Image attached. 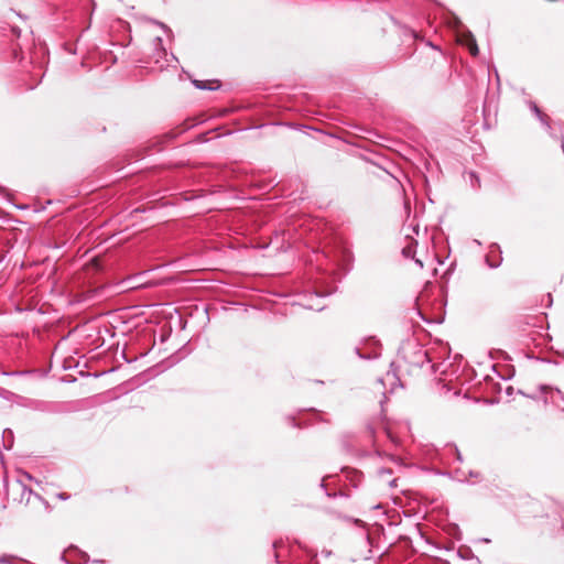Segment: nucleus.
<instances>
[{
  "label": "nucleus",
  "instance_id": "14",
  "mask_svg": "<svg viewBox=\"0 0 564 564\" xmlns=\"http://www.w3.org/2000/svg\"><path fill=\"white\" fill-rule=\"evenodd\" d=\"M441 564H449V563L445 561V562H442Z\"/></svg>",
  "mask_w": 564,
  "mask_h": 564
},
{
  "label": "nucleus",
  "instance_id": "7",
  "mask_svg": "<svg viewBox=\"0 0 564 564\" xmlns=\"http://www.w3.org/2000/svg\"><path fill=\"white\" fill-rule=\"evenodd\" d=\"M193 84L195 85V87L199 88V89H217L219 87V85L215 86V87H212V86H208L206 82L204 80H193Z\"/></svg>",
  "mask_w": 564,
  "mask_h": 564
},
{
  "label": "nucleus",
  "instance_id": "6",
  "mask_svg": "<svg viewBox=\"0 0 564 564\" xmlns=\"http://www.w3.org/2000/svg\"><path fill=\"white\" fill-rule=\"evenodd\" d=\"M531 110L534 112V115L540 119L542 123L550 128L547 117L540 110V108L535 104H531Z\"/></svg>",
  "mask_w": 564,
  "mask_h": 564
},
{
  "label": "nucleus",
  "instance_id": "13",
  "mask_svg": "<svg viewBox=\"0 0 564 564\" xmlns=\"http://www.w3.org/2000/svg\"><path fill=\"white\" fill-rule=\"evenodd\" d=\"M416 263H419L420 267H423V263L420 260H416Z\"/></svg>",
  "mask_w": 564,
  "mask_h": 564
},
{
  "label": "nucleus",
  "instance_id": "3",
  "mask_svg": "<svg viewBox=\"0 0 564 564\" xmlns=\"http://www.w3.org/2000/svg\"><path fill=\"white\" fill-rule=\"evenodd\" d=\"M391 475L392 470L389 468H380L378 470V477L382 482L388 484L390 487H395L397 478H390Z\"/></svg>",
  "mask_w": 564,
  "mask_h": 564
},
{
  "label": "nucleus",
  "instance_id": "2",
  "mask_svg": "<svg viewBox=\"0 0 564 564\" xmlns=\"http://www.w3.org/2000/svg\"><path fill=\"white\" fill-rule=\"evenodd\" d=\"M154 44H155V48H156V52L154 54V57H155V63L156 64H160L161 63V59L164 57L165 58V62H166V65L170 64L169 59L166 58L167 56V52L166 50L163 47V41L160 36H156L154 39Z\"/></svg>",
  "mask_w": 564,
  "mask_h": 564
},
{
  "label": "nucleus",
  "instance_id": "9",
  "mask_svg": "<svg viewBox=\"0 0 564 564\" xmlns=\"http://www.w3.org/2000/svg\"><path fill=\"white\" fill-rule=\"evenodd\" d=\"M11 562H12V557L7 556V555L0 556V564H11Z\"/></svg>",
  "mask_w": 564,
  "mask_h": 564
},
{
  "label": "nucleus",
  "instance_id": "1",
  "mask_svg": "<svg viewBox=\"0 0 564 564\" xmlns=\"http://www.w3.org/2000/svg\"><path fill=\"white\" fill-rule=\"evenodd\" d=\"M355 351L359 358L370 360L380 356L381 345L375 337H369L360 341V344L355 347Z\"/></svg>",
  "mask_w": 564,
  "mask_h": 564
},
{
  "label": "nucleus",
  "instance_id": "12",
  "mask_svg": "<svg viewBox=\"0 0 564 564\" xmlns=\"http://www.w3.org/2000/svg\"><path fill=\"white\" fill-rule=\"evenodd\" d=\"M24 476H25L29 480H32V479H33V478H32V476H31L30 474H28V473H25V474H24Z\"/></svg>",
  "mask_w": 564,
  "mask_h": 564
},
{
  "label": "nucleus",
  "instance_id": "10",
  "mask_svg": "<svg viewBox=\"0 0 564 564\" xmlns=\"http://www.w3.org/2000/svg\"><path fill=\"white\" fill-rule=\"evenodd\" d=\"M57 497L63 500L68 499V496H66L65 494H58Z\"/></svg>",
  "mask_w": 564,
  "mask_h": 564
},
{
  "label": "nucleus",
  "instance_id": "5",
  "mask_svg": "<svg viewBox=\"0 0 564 564\" xmlns=\"http://www.w3.org/2000/svg\"><path fill=\"white\" fill-rule=\"evenodd\" d=\"M465 44L468 47L471 55L476 56L478 54V46L476 40L470 33L466 35Z\"/></svg>",
  "mask_w": 564,
  "mask_h": 564
},
{
  "label": "nucleus",
  "instance_id": "8",
  "mask_svg": "<svg viewBox=\"0 0 564 564\" xmlns=\"http://www.w3.org/2000/svg\"><path fill=\"white\" fill-rule=\"evenodd\" d=\"M402 254L405 258H413L414 257V248L412 246V241L408 246L403 247Z\"/></svg>",
  "mask_w": 564,
  "mask_h": 564
},
{
  "label": "nucleus",
  "instance_id": "4",
  "mask_svg": "<svg viewBox=\"0 0 564 564\" xmlns=\"http://www.w3.org/2000/svg\"><path fill=\"white\" fill-rule=\"evenodd\" d=\"M33 499L42 500V498L32 489L28 488L25 485H22L21 501H24L26 505H29L32 502Z\"/></svg>",
  "mask_w": 564,
  "mask_h": 564
},
{
  "label": "nucleus",
  "instance_id": "11",
  "mask_svg": "<svg viewBox=\"0 0 564 564\" xmlns=\"http://www.w3.org/2000/svg\"><path fill=\"white\" fill-rule=\"evenodd\" d=\"M470 177L471 178H475L477 181V183L479 182L478 177L475 175V173H470Z\"/></svg>",
  "mask_w": 564,
  "mask_h": 564
}]
</instances>
